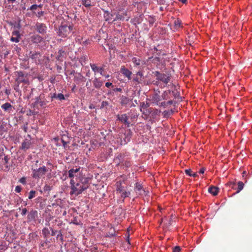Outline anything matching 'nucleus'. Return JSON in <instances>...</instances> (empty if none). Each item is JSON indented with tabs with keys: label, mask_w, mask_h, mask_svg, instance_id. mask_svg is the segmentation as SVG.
<instances>
[{
	"label": "nucleus",
	"mask_w": 252,
	"mask_h": 252,
	"mask_svg": "<svg viewBox=\"0 0 252 252\" xmlns=\"http://www.w3.org/2000/svg\"><path fill=\"white\" fill-rule=\"evenodd\" d=\"M68 174L71 179L70 194L72 196H77L88 188L89 179L80 172V167L70 169Z\"/></svg>",
	"instance_id": "f257e3e1"
},
{
	"label": "nucleus",
	"mask_w": 252,
	"mask_h": 252,
	"mask_svg": "<svg viewBox=\"0 0 252 252\" xmlns=\"http://www.w3.org/2000/svg\"><path fill=\"white\" fill-rule=\"evenodd\" d=\"M156 76L158 80L155 84L161 88L166 87L170 81V76L168 74L160 73L157 72Z\"/></svg>",
	"instance_id": "f03ea898"
},
{
	"label": "nucleus",
	"mask_w": 252,
	"mask_h": 252,
	"mask_svg": "<svg viewBox=\"0 0 252 252\" xmlns=\"http://www.w3.org/2000/svg\"><path fill=\"white\" fill-rule=\"evenodd\" d=\"M162 100L161 96H160L158 93H154L151 97V102L152 103L155 104L160 106H162L164 108L167 107L169 105L172 104L173 101L171 100H168L167 102H161Z\"/></svg>",
	"instance_id": "7ed1b4c3"
},
{
	"label": "nucleus",
	"mask_w": 252,
	"mask_h": 252,
	"mask_svg": "<svg viewBox=\"0 0 252 252\" xmlns=\"http://www.w3.org/2000/svg\"><path fill=\"white\" fill-rule=\"evenodd\" d=\"M15 73L17 76L15 80L18 84V86L21 83H23L25 84H29V81L27 75H25L22 71H17Z\"/></svg>",
	"instance_id": "20e7f679"
},
{
	"label": "nucleus",
	"mask_w": 252,
	"mask_h": 252,
	"mask_svg": "<svg viewBox=\"0 0 252 252\" xmlns=\"http://www.w3.org/2000/svg\"><path fill=\"white\" fill-rule=\"evenodd\" d=\"M116 186V191L121 194L122 198H125L130 195V192L125 189V187L122 186L121 182H117Z\"/></svg>",
	"instance_id": "39448f33"
},
{
	"label": "nucleus",
	"mask_w": 252,
	"mask_h": 252,
	"mask_svg": "<svg viewBox=\"0 0 252 252\" xmlns=\"http://www.w3.org/2000/svg\"><path fill=\"white\" fill-rule=\"evenodd\" d=\"M72 31V27L67 26H61L59 29L58 34L62 37H66Z\"/></svg>",
	"instance_id": "423d86ee"
},
{
	"label": "nucleus",
	"mask_w": 252,
	"mask_h": 252,
	"mask_svg": "<svg viewBox=\"0 0 252 252\" xmlns=\"http://www.w3.org/2000/svg\"><path fill=\"white\" fill-rule=\"evenodd\" d=\"M47 171V168L45 166H43L38 169L33 170L32 176L35 178H40L43 176Z\"/></svg>",
	"instance_id": "0eeeda50"
},
{
	"label": "nucleus",
	"mask_w": 252,
	"mask_h": 252,
	"mask_svg": "<svg viewBox=\"0 0 252 252\" xmlns=\"http://www.w3.org/2000/svg\"><path fill=\"white\" fill-rule=\"evenodd\" d=\"M118 120L121 123L124 124L127 127L130 126V123L128 121V116L126 114L118 115L117 116Z\"/></svg>",
	"instance_id": "6e6552de"
},
{
	"label": "nucleus",
	"mask_w": 252,
	"mask_h": 252,
	"mask_svg": "<svg viewBox=\"0 0 252 252\" xmlns=\"http://www.w3.org/2000/svg\"><path fill=\"white\" fill-rule=\"evenodd\" d=\"M135 191L140 195H146V191L143 189V187L141 184L136 183L135 186Z\"/></svg>",
	"instance_id": "1a4fd4ad"
},
{
	"label": "nucleus",
	"mask_w": 252,
	"mask_h": 252,
	"mask_svg": "<svg viewBox=\"0 0 252 252\" xmlns=\"http://www.w3.org/2000/svg\"><path fill=\"white\" fill-rule=\"evenodd\" d=\"M36 29L37 32L41 34H44L46 32L47 27L44 24L37 23L36 24Z\"/></svg>",
	"instance_id": "9d476101"
},
{
	"label": "nucleus",
	"mask_w": 252,
	"mask_h": 252,
	"mask_svg": "<svg viewBox=\"0 0 252 252\" xmlns=\"http://www.w3.org/2000/svg\"><path fill=\"white\" fill-rule=\"evenodd\" d=\"M120 71L125 76L127 77L128 80L131 79L132 72L127 68H126L125 66H121Z\"/></svg>",
	"instance_id": "9b49d317"
},
{
	"label": "nucleus",
	"mask_w": 252,
	"mask_h": 252,
	"mask_svg": "<svg viewBox=\"0 0 252 252\" xmlns=\"http://www.w3.org/2000/svg\"><path fill=\"white\" fill-rule=\"evenodd\" d=\"M42 234L43 235L44 238L45 239V243H50V242L48 240L50 234V231L49 229L47 227L43 228L42 230Z\"/></svg>",
	"instance_id": "f8f14e48"
},
{
	"label": "nucleus",
	"mask_w": 252,
	"mask_h": 252,
	"mask_svg": "<svg viewBox=\"0 0 252 252\" xmlns=\"http://www.w3.org/2000/svg\"><path fill=\"white\" fill-rule=\"evenodd\" d=\"M132 135V132L130 131V130H127L125 133V137L123 138V141H122V142L125 144H126L128 142H129L131 139Z\"/></svg>",
	"instance_id": "ddd939ff"
},
{
	"label": "nucleus",
	"mask_w": 252,
	"mask_h": 252,
	"mask_svg": "<svg viewBox=\"0 0 252 252\" xmlns=\"http://www.w3.org/2000/svg\"><path fill=\"white\" fill-rule=\"evenodd\" d=\"M31 142L30 140L25 139L22 143L21 149L24 150H27L30 148Z\"/></svg>",
	"instance_id": "4468645a"
},
{
	"label": "nucleus",
	"mask_w": 252,
	"mask_h": 252,
	"mask_svg": "<svg viewBox=\"0 0 252 252\" xmlns=\"http://www.w3.org/2000/svg\"><path fill=\"white\" fill-rule=\"evenodd\" d=\"M219 188L215 186H211L208 189L209 193L213 195H217L219 192Z\"/></svg>",
	"instance_id": "2eb2a0df"
},
{
	"label": "nucleus",
	"mask_w": 252,
	"mask_h": 252,
	"mask_svg": "<svg viewBox=\"0 0 252 252\" xmlns=\"http://www.w3.org/2000/svg\"><path fill=\"white\" fill-rule=\"evenodd\" d=\"M32 41L35 43H40L43 38L39 35H34L31 37Z\"/></svg>",
	"instance_id": "dca6fc26"
},
{
	"label": "nucleus",
	"mask_w": 252,
	"mask_h": 252,
	"mask_svg": "<svg viewBox=\"0 0 252 252\" xmlns=\"http://www.w3.org/2000/svg\"><path fill=\"white\" fill-rule=\"evenodd\" d=\"M94 85L95 88H100L102 85V82L99 80L97 78H95L94 80Z\"/></svg>",
	"instance_id": "f3484780"
},
{
	"label": "nucleus",
	"mask_w": 252,
	"mask_h": 252,
	"mask_svg": "<svg viewBox=\"0 0 252 252\" xmlns=\"http://www.w3.org/2000/svg\"><path fill=\"white\" fill-rule=\"evenodd\" d=\"M170 92L169 91H164L161 95L162 100H167L169 98Z\"/></svg>",
	"instance_id": "a211bd4d"
},
{
	"label": "nucleus",
	"mask_w": 252,
	"mask_h": 252,
	"mask_svg": "<svg viewBox=\"0 0 252 252\" xmlns=\"http://www.w3.org/2000/svg\"><path fill=\"white\" fill-rule=\"evenodd\" d=\"M174 26L176 29H179L183 27L182 21L179 19H177L174 21Z\"/></svg>",
	"instance_id": "6ab92c4d"
},
{
	"label": "nucleus",
	"mask_w": 252,
	"mask_h": 252,
	"mask_svg": "<svg viewBox=\"0 0 252 252\" xmlns=\"http://www.w3.org/2000/svg\"><path fill=\"white\" fill-rule=\"evenodd\" d=\"M1 108L5 111H7L9 109L12 108V105L10 103L6 102L2 104L1 106Z\"/></svg>",
	"instance_id": "aec40b11"
},
{
	"label": "nucleus",
	"mask_w": 252,
	"mask_h": 252,
	"mask_svg": "<svg viewBox=\"0 0 252 252\" xmlns=\"http://www.w3.org/2000/svg\"><path fill=\"white\" fill-rule=\"evenodd\" d=\"M174 111L172 109L169 110H165L163 112L164 117L168 118L173 114Z\"/></svg>",
	"instance_id": "412c9836"
},
{
	"label": "nucleus",
	"mask_w": 252,
	"mask_h": 252,
	"mask_svg": "<svg viewBox=\"0 0 252 252\" xmlns=\"http://www.w3.org/2000/svg\"><path fill=\"white\" fill-rule=\"evenodd\" d=\"M185 173L187 175L190 177H195L197 176V173L193 172L190 169H186Z\"/></svg>",
	"instance_id": "4be33fe9"
},
{
	"label": "nucleus",
	"mask_w": 252,
	"mask_h": 252,
	"mask_svg": "<svg viewBox=\"0 0 252 252\" xmlns=\"http://www.w3.org/2000/svg\"><path fill=\"white\" fill-rule=\"evenodd\" d=\"M244 183L242 182H241V181H239L238 183V190L237 191V192L238 193L241 190H242L243 188H244Z\"/></svg>",
	"instance_id": "5701e85b"
},
{
	"label": "nucleus",
	"mask_w": 252,
	"mask_h": 252,
	"mask_svg": "<svg viewBox=\"0 0 252 252\" xmlns=\"http://www.w3.org/2000/svg\"><path fill=\"white\" fill-rule=\"evenodd\" d=\"M82 4L86 7H90L91 5V1L90 0H83Z\"/></svg>",
	"instance_id": "b1692460"
},
{
	"label": "nucleus",
	"mask_w": 252,
	"mask_h": 252,
	"mask_svg": "<svg viewBox=\"0 0 252 252\" xmlns=\"http://www.w3.org/2000/svg\"><path fill=\"white\" fill-rule=\"evenodd\" d=\"M140 60L136 58H133L132 59V62L134 63L135 65H139L140 64Z\"/></svg>",
	"instance_id": "393cba45"
},
{
	"label": "nucleus",
	"mask_w": 252,
	"mask_h": 252,
	"mask_svg": "<svg viewBox=\"0 0 252 252\" xmlns=\"http://www.w3.org/2000/svg\"><path fill=\"white\" fill-rule=\"evenodd\" d=\"M92 69L95 72H98L100 68L97 67L95 64H90Z\"/></svg>",
	"instance_id": "a878e982"
},
{
	"label": "nucleus",
	"mask_w": 252,
	"mask_h": 252,
	"mask_svg": "<svg viewBox=\"0 0 252 252\" xmlns=\"http://www.w3.org/2000/svg\"><path fill=\"white\" fill-rule=\"evenodd\" d=\"M39 56H40L39 53L38 52H35V53H32L30 55L31 58H32V59H34V60L38 58Z\"/></svg>",
	"instance_id": "bb28decb"
},
{
	"label": "nucleus",
	"mask_w": 252,
	"mask_h": 252,
	"mask_svg": "<svg viewBox=\"0 0 252 252\" xmlns=\"http://www.w3.org/2000/svg\"><path fill=\"white\" fill-rule=\"evenodd\" d=\"M7 246L5 242H2L0 244V250L5 251L7 249Z\"/></svg>",
	"instance_id": "cd10ccee"
},
{
	"label": "nucleus",
	"mask_w": 252,
	"mask_h": 252,
	"mask_svg": "<svg viewBox=\"0 0 252 252\" xmlns=\"http://www.w3.org/2000/svg\"><path fill=\"white\" fill-rule=\"evenodd\" d=\"M35 191L34 190H31L29 193V199H31L35 197Z\"/></svg>",
	"instance_id": "c85d7f7f"
},
{
	"label": "nucleus",
	"mask_w": 252,
	"mask_h": 252,
	"mask_svg": "<svg viewBox=\"0 0 252 252\" xmlns=\"http://www.w3.org/2000/svg\"><path fill=\"white\" fill-rule=\"evenodd\" d=\"M20 37H17L15 36H12L11 37L10 40H11V41H12L13 42H18L20 41Z\"/></svg>",
	"instance_id": "c756f323"
},
{
	"label": "nucleus",
	"mask_w": 252,
	"mask_h": 252,
	"mask_svg": "<svg viewBox=\"0 0 252 252\" xmlns=\"http://www.w3.org/2000/svg\"><path fill=\"white\" fill-rule=\"evenodd\" d=\"M37 212L36 211H32L30 212V214L28 216L29 218H30V217L32 218H34L35 216L37 215Z\"/></svg>",
	"instance_id": "7c9ffc66"
},
{
	"label": "nucleus",
	"mask_w": 252,
	"mask_h": 252,
	"mask_svg": "<svg viewBox=\"0 0 252 252\" xmlns=\"http://www.w3.org/2000/svg\"><path fill=\"white\" fill-rule=\"evenodd\" d=\"M148 21L149 22L150 25H153L155 21V19H154V17L149 16L148 18Z\"/></svg>",
	"instance_id": "2f4dec72"
},
{
	"label": "nucleus",
	"mask_w": 252,
	"mask_h": 252,
	"mask_svg": "<svg viewBox=\"0 0 252 252\" xmlns=\"http://www.w3.org/2000/svg\"><path fill=\"white\" fill-rule=\"evenodd\" d=\"M12 36H17V37H20V33H19V32L18 31H13L12 32Z\"/></svg>",
	"instance_id": "473e14b6"
},
{
	"label": "nucleus",
	"mask_w": 252,
	"mask_h": 252,
	"mask_svg": "<svg viewBox=\"0 0 252 252\" xmlns=\"http://www.w3.org/2000/svg\"><path fill=\"white\" fill-rule=\"evenodd\" d=\"M38 7H41V5H37L36 4H33V5H32L31 7H30V9L31 10H35L37 9V8Z\"/></svg>",
	"instance_id": "72a5a7b5"
},
{
	"label": "nucleus",
	"mask_w": 252,
	"mask_h": 252,
	"mask_svg": "<svg viewBox=\"0 0 252 252\" xmlns=\"http://www.w3.org/2000/svg\"><path fill=\"white\" fill-rule=\"evenodd\" d=\"M57 97L60 99V100H63L64 99V96L63 95V94L62 93H59L57 95Z\"/></svg>",
	"instance_id": "f704fd0d"
},
{
	"label": "nucleus",
	"mask_w": 252,
	"mask_h": 252,
	"mask_svg": "<svg viewBox=\"0 0 252 252\" xmlns=\"http://www.w3.org/2000/svg\"><path fill=\"white\" fill-rule=\"evenodd\" d=\"M19 182L23 185L26 184V179L25 177H22L19 180Z\"/></svg>",
	"instance_id": "c9c22d12"
},
{
	"label": "nucleus",
	"mask_w": 252,
	"mask_h": 252,
	"mask_svg": "<svg viewBox=\"0 0 252 252\" xmlns=\"http://www.w3.org/2000/svg\"><path fill=\"white\" fill-rule=\"evenodd\" d=\"M116 18L117 20H124V17L123 16H122V15H121L120 14H119L117 15Z\"/></svg>",
	"instance_id": "e433bc0d"
},
{
	"label": "nucleus",
	"mask_w": 252,
	"mask_h": 252,
	"mask_svg": "<svg viewBox=\"0 0 252 252\" xmlns=\"http://www.w3.org/2000/svg\"><path fill=\"white\" fill-rule=\"evenodd\" d=\"M15 191L17 193L20 192L21 191V187L19 186H17L15 188Z\"/></svg>",
	"instance_id": "4c0bfd02"
},
{
	"label": "nucleus",
	"mask_w": 252,
	"mask_h": 252,
	"mask_svg": "<svg viewBox=\"0 0 252 252\" xmlns=\"http://www.w3.org/2000/svg\"><path fill=\"white\" fill-rule=\"evenodd\" d=\"M50 230L51 231V235L55 236L56 235V233H57V231L53 229L52 228H50Z\"/></svg>",
	"instance_id": "58836bf2"
},
{
	"label": "nucleus",
	"mask_w": 252,
	"mask_h": 252,
	"mask_svg": "<svg viewBox=\"0 0 252 252\" xmlns=\"http://www.w3.org/2000/svg\"><path fill=\"white\" fill-rule=\"evenodd\" d=\"M180 248L179 247L176 246L174 248L173 250V252H180Z\"/></svg>",
	"instance_id": "ea45409f"
},
{
	"label": "nucleus",
	"mask_w": 252,
	"mask_h": 252,
	"mask_svg": "<svg viewBox=\"0 0 252 252\" xmlns=\"http://www.w3.org/2000/svg\"><path fill=\"white\" fill-rule=\"evenodd\" d=\"M27 212V210L26 208H23L22 210V213H21V214L23 216H24L26 214Z\"/></svg>",
	"instance_id": "a19ab883"
},
{
	"label": "nucleus",
	"mask_w": 252,
	"mask_h": 252,
	"mask_svg": "<svg viewBox=\"0 0 252 252\" xmlns=\"http://www.w3.org/2000/svg\"><path fill=\"white\" fill-rule=\"evenodd\" d=\"M101 75H104V70L102 67H100L98 71Z\"/></svg>",
	"instance_id": "79ce46f5"
},
{
	"label": "nucleus",
	"mask_w": 252,
	"mask_h": 252,
	"mask_svg": "<svg viewBox=\"0 0 252 252\" xmlns=\"http://www.w3.org/2000/svg\"><path fill=\"white\" fill-rule=\"evenodd\" d=\"M81 39H82V37H81L80 36H78L76 38L75 40H76V42H78L81 43Z\"/></svg>",
	"instance_id": "37998d69"
},
{
	"label": "nucleus",
	"mask_w": 252,
	"mask_h": 252,
	"mask_svg": "<svg viewBox=\"0 0 252 252\" xmlns=\"http://www.w3.org/2000/svg\"><path fill=\"white\" fill-rule=\"evenodd\" d=\"M112 85V83L110 82H107L105 83V86L107 88H109L110 86Z\"/></svg>",
	"instance_id": "c03bdc74"
},
{
	"label": "nucleus",
	"mask_w": 252,
	"mask_h": 252,
	"mask_svg": "<svg viewBox=\"0 0 252 252\" xmlns=\"http://www.w3.org/2000/svg\"><path fill=\"white\" fill-rule=\"evenodd\" d=\"M44 189L45 190H48L50 189V186H48V185H46L44 188Z\"/></svg>",
	"instance_id": "a18cd8bd"
},
{
	"label": "nucleus",
	"mask_w": 252,
	"mask_h": 252,
	"mask_svg": "<svg viewBox=\"0 0 252 252\" xmlns=\"http://www.w3.org/2000/svg\"><path fill=\"white\" fill-rule=\"evenodd\" d=\"M43 12L42 11H40L38 12V16L40 17L41 16L43 15Z\"/></svg>",
	"instance_id": "49530a36"
},
{
	"label": "nucleus",
	"mask_w": 252,
	"mask_h": 252,
	"mask_svg": "<svg viewBox=\"0 0 252 252\" xmlns=\"http://www.w3.org/2000/svg\"><path fill=\"white\" fill-rule=\"evenodd\" d=\"M204 171H205V169L204 168H201L200 169L199 171V173L200 174H203L204 173Z\"/></svg>",
	"instance_id": "de8ad7c7"
},
{
	"label": "nucleus",
	"mask_w": 252,
	"mask_h": 252,
	"mask_svg": "<svg viewBox=\"0 0 252 252\" xmlns=\"http://www.w3.org/2000/svg\"><path fill=\"white\" fill-rule=\"evenodd\" d=\"M60 236L61 237V238L62 239V234L61 232H60V233L57 235V238H58Z\"/></svg>",
	"instance_id": "09e8293b"
},
{
	"label": "nucleus",
	"mask_w": 252,
	"mask_h": 252,
	"mask_svg": "<svg viewBox=\"0 0 252 252\" xmlns=\"http://www.w3.org/2000/svg\"><path fill=\"white\" fill-rule=\"evenodd\" d=\"M178 0L182 2L183 3H186L187 2V0Z\"/></svg>",
	"instance_id": "8fccbe9b"
},
{
	"label": "nucleus",
	"mask_w": 252,
	"mask_h": 252,
	"mask_svg": "<svg viewBox=\"0 0 252 252\" xmlns=\"http://www.w3.org/2000/svg\"><path fill=\"white\" fill-rule=\"evenodd\" d=\"M7 1L9 2H14L16 1V0H7Z\"/></svg>",
	"instance_id": "3c124183"
},
{
	"label": "nucleus",
	"mask_w": 252,
	"mask_h": 252,
	"mask_svg": "<svg viewBox=\"0 0 252 252\" xmlns=\"http://www.w3.org/2000/svg\"><path fill=\"white\" fill-rule=\"evenodd\" d=\"M63 146L65 147V145H66V142L63 140Z\"/></svg>",
	"instance_id": "603ef678"
},
{
	"label": "nucleus",
	"mask_w": 252,
	"mask_h": 252,
	"mask_svg": "<svg viewBox=\"0 0 252 252\" xmlns=\"http://www.w3.org/2000/svg\"><path fill=\"white\" fill-rule=\"evenodd\" d=\"M5 93H6V94H7V95H8V94H9L10 93V92H9V91L8 90H6L5 91Z\"/></svg>",
	"instance_id": "864d4df0"
},
{
	"label": "nucleus",
	"mask_w": 252,
	"mask_h": 252,
	"mask_svg": "<svg viewBox=\"0 0 252 252\" xmlns=\"http://www.w3.org/2000/svg\"><path fill=\"white\" fill-rule=\"evenodd\" d=\"M75 88H76V85H74L73 86L72 88V92H73V91H74V90L75 89Z\"/></svg>",
	"instance_id": "5fc2aeb1"
},
{
	"label": "nucleus",
	"mask_w": 252,
	"mask_h": 252,
	"mask_svg": "<svg viewBox=\"0 0 252 252\" xmlns=\"http://www.w3.org/2000/svg\"><path fill=\"white\" fill-rule=\"evenodd\" d=\"M137 74H138V75H140V76H142V73H141V72H138L137 73Z\"/></svg>",
	"instance_id": "6e6d98bb"
},
{
	"label": "nucleus",
	"mask_w": 252,
	"mask_h": 252,
	"mask_svg": "<svg viewBox=\"0 0 252 252\" xmlns=\"http://www.w3.org/2000/svg\"><path fill=\"white\" fill-rule=\"evenodd\" d=\"M106 78H109L110 77V75L109 74H107V75H105Z\"/></svg>",
	"instance_id": "4d7b16f0"
},
{
	"label": "nucleus",
	"mask_w": 252,
	"mask_h": 252,
	"mask_svg": "<svg viewBox=\"0 0 252 252\" xmlns=\"http://www.w3.org/2000/svg\"><path fill=\"white\" fill-rule=\"evenodd\" d=\"M243 174L244 175V174H246V171H244L243 173Z\"/></svg>",
	"instance_id": "13d9d810"
},
{
	"label": "nucleus",
	"mask_w": 252,
	"mask_h": 252,
	"mask_svg": "<svg viewBox=\"0 0 252 252\" xmlns=\"http://www.w3.org/2000/svg\"><path fill=\"white\" fill-rule=\"evenodd\" d=\"M4 159H5V161H6H6H7V158H6V157H5V158H4Z\"/></svg>",
	"instance_id": "bf43d9fd"
},
{
	"label": "nucleus",
	"mask_w": 252,
	"mask_h": 252,
	"mask_svg": "<svg viewBox=\"0 0 252 252\" xmlns=\"http://www.w3.org/2000/svg\"><path fill=\"white\" fill-rule=\"evenodd\" d=\"M129 19V17H128L127 19H126V21H128Z\"/></svg>",
	"instance_id": "052dcab7"
},
{
	"label": "nucleus",
	"mask_w": 252,
	"mask_h": 252,
	"mask_svg": "<svg viewBox=\"0 0 252 252\" xmlns=\"http://www.w3.org/2000/svg\"><path fill=\"white\" fill-rule=\"evenodd\" d=\"M120 90H121V89H118V91H120Z\"/></svg>",
	"instance_id": "680f3d73"
}]
</instances>
